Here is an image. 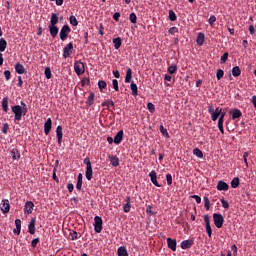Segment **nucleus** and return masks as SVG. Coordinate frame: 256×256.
<instances>
[{
	"label": "nucleus",
	"mask_w": 256,
	"mask_h": 256,
	"mask_svg": "<svg viewBox=\"0 0 256 256\" xmlns=\"http://www.w3.org/2000/svg\"><path fill=\"white\" fill-rule=\"evenodd\" d=\"M229 189V185L224 181H219L217 185L218 191H227Z\"/></svg>",
	"instance_id": "nucleus-20"
},
{
	"label": "nucleus",
	"mask_w": 256,
	"mask_h": 256,
	"mask_svg": "<svg viewBox=\"0 0 256 256\" xmlns=\"http://www.w3.org/2000/svg\"><path fill=\"white\" fill-rule=\"evenodd\" d=\"M252 104H253V107L256 109V95H253L252 96Z\"/></svg>",
	"instance_id": "nucleus-64"
},
{
	"label": "nucleus",
	"mask_w": 256,
	"mask_h": 256,
	"mask_svg": "<svg viewBox=\"0 0 256 256\" xmlns=\"http://www.w3.org/2000/svg\"><path fill=\"white\" fill-rule=\"evenodd\" d=\"M108 159L113 167H118L120 165V160L116 155H108Z\"/></svg>",
	"instance_id": "nucleus-13"
},
{
	"label": "nucleus",
	"mask_w": 256,
	"mask_h": 256,
	"mask_svg": "<svg viewBox=\"0 0 256 256\" xmlns=\"http://www.w3.org/2000/svg\"><path fill=\"white\" fill-rule=\"evenodd\" d=\"M74 71L77 76H81L85 73V65L81 61L74 62Z\"/></svg>",
	"instance_id": "nucleus-3"
},
{
	"label": "nucleus",
	"mask_w": 256,
	"mask_h": 256,
	"mask_svg": "<svg viewBox=\"0 0 256 256\" xmlns=\"http://www.w3.org/2000/svg\"><path fill=\"white\" fill-rule=\"evenodd\" d=\"M239 184H240L239 178L238 177H234L232 182H231L232 189H237Z\"/></svg>",
	"instance_id": "nucleus-35"
},
{
	"label": "nucleus",
	"mask_w": 256,
	"mask_h": 256,
	"mask_svg": "<svg viewBox=\"0 0 256 256\" xmlns=\"http://www.w3.org/2000/svg\"><path fill=\"white\" fill-rule=\"evenodd\" d=\"M159 131H160V133H161L163 136H165V137H167V138L170 137V136H169V133H168V131H167V129H165V127H164L163 125L159 126Z\"/></svg>",
	"instance_id": "nucleus-42"
},
{
	"label": "nucleus",
	"mask_w": 256,
	"mask_h": 256,
	"mask_svg": "<svg viewBox=\"0 0 256 256\" xmlns=\"http://www.w3.org/2000/svg\"><path fill=\"white\" fill-rule=\"evenodd\" d=\"M11 155H12L13 160H19L20 157H21V154L19 153V150H17L16 148L11 150Z\"/></svg>",
	"instance_id": "nucleus-31"
},
{
	"label": "nucleus",
	"mask_w": 256,
	"mask_h": 256,
	"mask_svg": "<svg viewBox=\"0 0 256 256\" xmlns=\"http://www.w3.org/2000/svg\"><path fill=\"white\" fill-rule=\"evenodd\" d=\"M129 21L133 24H136L137 23V16L134 12H132L130 15H129Z\"/></svg>",
	"instance_id": "nucleus-46"
},
{
	"label": "nucleus",
	"mask_w": 256,
	"mask_h": 256,
	"mask_svg": "<svg viewBox=\"0 0 256 256\" xmlns=\"http://www.w3.org/2000/svg\"><path fill=\"white\" fill-rule=\"evenodd\" d=\"M106 87H107L106 81H103V80L98 81V88L100 91H102L103 89H106Z\"/></svg>",
	"instance_id": "nucleus-44"
},
{
	"label": "nucleus",
	"mask_w": 256,
	"mask_h": 256,
	"mask_svg": "<svg viewBox=\"0 0 256 256\" xmlns=\"http://www.w3.org/2000/svg\"><path fill=\"white\" fill-rule=\"evenodd\" d=\"M94 221H95V223H94V230H95L96 234H100L101 230L103 228V226H102L103 225L102 218L100 216H96L94 218Z\"/></svg>",
	"instance_id": "nucleus-5"
},
{
	"label": "nucleus",
	"mask_w": 256,
	"mask_h": 256,
	"mask_svg": "<svg viewBox=\"0 0 256 256\" xmlns=\"http://www.w3.org/2000/svg\"><path fill=\"white\" fill-rule=\"evenodd\" d=\"M56 136H57V139H58V145H61L62 138H63V128H62V126H57Z\"/></svg>",
	"instance_id": "nucleus-17"
},
{
	"label": "nucleus",
	"mask_w": 256,
	"mask_h": 256,
	"mask_svg": "<svg viewBox=\"0 0 256 256\" xmlns=\"http://www.w3.org/2000/svg\"><path fill=\"white\" fill-rule=\"evenodd\" d=\"M95 94L91 92L88 96L87 104L91 106L94 103Z\"/></svg>",
	"instance_id": "nucleus-43"
},
{
	"label": "nucleus",
	"mask_w": 256,
	"mask_h": 256,
	"mask_svg": "<svg viewBox=\"0 0 256 256\" xmlns=\"http://www.w3.org/2000/svg\"><path fill=\"white\" fill-rule=\"evenodd\" d=\"M34 202L32 201H26L25 206H24V213L27 214H32L33 213V208H34Z\"/></svg>",
	"instance_id": "nucleus-9"
},
{
	"label": "nucleus",
	"mask_w": 256,
	"mask_h": 256,
	"mask_svg": "<svg viewBox=\"0 0 256 256\" xmlns=\"http://www.w3.org/2000/svg\"><path fill=\"white\" fill-rule=\"evenodd\" d=\"M113 44H114L115 50H119L120 47H121L122 44H123L122 38H121V37L114 38V39H113Z\"/></svg>",
	"instance_id": "nucleus-24"
},
{
	"label": "nucleus",
	"mask_w": 256,
	"mask_h": 256,
	"mask_svg": "<svg viewBox=\"0 0 256 256\" xmlns=\"http://www.w3.org/2000/svg\"><path fill=\"white\" fill-rule=\"evenodd\" d=\"M130 89L132 91V96H137L138 95V86H137V84L132 82L130 84Z\"/></svg>",
	"instance_id": "nucleus-33"
},
{
	"label": "nucleus",
	"mask_w": 256,
	"mask_h": 256,
	"mask_svg": "<svg viewBox=\"0 0 256 256\" xmlns=\"http://www.w3.org/2000/svg\"><path fill=\"white\" fill-rule=\"evenodd\" d=\"M59 23V16L57 13H53L51 15V19H50V24L49 25H54L56 26Z\"/></svg>",
	"instance_id": "nucleus-26"
},
{
	"label": "nucleus",
	"mask_w": 256,
	"mask_h": 256,
	"mask_svg": "<svg viewBox=\"0 0 256 256\" xmlns=\"http://www.w3.org/2000/svg\"><path fill=\"white\" fill-rule=\"evenodd\" d=\"M92 178H93V170H92V165H91V166L86 167V179L88 181H91Z\"/></svg>",
	"instance_id": "nucleus-28"
},
{
	"label": "nucleus",
	"mask_w": 256,
	"mask_h": 256,
	"mask_svg": "<svg viewBox=\"0 0 256 256\" xmlns=\"http://www.w3.org/2000/svg\"><path fill=\"white\" fill-rule=\"evenodd\" d=\"M206 36L204 33H199L196 39L198 45L202 46L205 43Z\"/></svg>",
	"instance_id": "nucleus-25"
},
{
	"label": "nucleus",
	"mask_w": 256,
	"mask_h": 256,
	"mask_svg": "<svg viewBox=\"0 0 256 256\" xmlns=\"http://www.w3.org/2000/svg\"><path fill=\"white\" fill-rule=\"evenodd\" d=\"M84 165H86V167L92 166V165H91V160H90V158L84 159Z\"/></svg>",
	"instance_id": "nucleus-62"
},
{
	"label": "nucleus",
	"mask_w": 256,
	"mask_h": 256,
	"mask_svg": "<svg viewBox=\"0 0 256 256\" xmlns=\"http://www.w3.org/2000/svg\"><path fill=\"white\" fill-rule=\"evenodd\" d=\"M168 18H169V20L172 21V22H174V21L177 20V16H176V14L174 13L173 10H170V11L168 12Z\"/></svg>",
	"instance_id": "nucleus-41"
},
{
	"label": "nucleus",
	"mask_w": 256,
	"mask_h": 256,
	"mask_svg": "<svg viewBox=\"0 0 256 256\" xmlns=\"http://www.w3.org/2000/svg\"><path fill=\"white\" fill-rule=\"evenodd\" d=\"M166 180H167V184L168 185H172L173 184V177L171 174H167L166 175Z\"/></svg>",
	"instance_id": "nucleus-53"
},
{
	"label": "nucleus",
	"mask_w": 256,
	"mask_h": 256,
	"mask_svg": "<svg viewBox=\"0 0 256 256\" xmlns=\"http://www.w3.org/2000/svg\"><path fill=\"white\" fill-rule=\"evenodd\" d=\"M203 200H204V206L206 208V211H209V209H210V200H209V198L207 196H204Z\"/></svg>",
	"instance_id": "nucleus-47"
},
{
	"label": "nucleus",
	"mask_w": 256,
	"mask_h": 256,
	"mask_svg": "<svg viewBox=\"0 0 256 256\" xmlns=\"http://www.w3.org/2000/svg\"><path fill=\"white\" fill-rule=\"evenodd\" d=\"M232 114V120H236L239 119V117L242 116V112L240 109H233V111L231 112Z\"/></svg>",
	"instance_id": "nucleus-29"
},
{
	"label": "nucleus",
	"mask_w": 256,
	"mask_h": 256,
	"mask_svg": "<svg viewBox=\"0 0 256 256\" xmlns=\"http://www.w3.org/2000/svg\"><path fill=\"white\" fill-rule=\"evenodd\" d=\"M177 32H178L177 27H171V28H169V30H168V33H170V34H172V35H174V34L177 33Z\"/></svg>",
	"instance_id": "nucleus-58"
},
{
	"label": "nucleus",
	"mask_w": 256,
	"mask_h": 256,
	"mask_svg": "<svg viewBox=\"0 0 256 256\" xmlns=\"http://www.w3.org/2000/svg\"><path fill=\"white\" fill-rule=\"evenodd\" d=\"M102 107L113 108L114 107L113 100H106L105 102L102 103Z\"/></svg>",
	"instance_id": "nucleus-37"
},
{
	"label": "nucleus",
	"mask_w": 256,
	"mask_h": 256,
	"mask_svg": "<svg viewBox=\"0 0 256 256\" xmlns=\"http://www.w3.org/2000/svg\"><path fill=\"white\" fill-rule=\"evenodd\" d=\"M218 128L220 130V133L225 134V130H224V120L219 119L218 120Z\"/></svg>",
	"instance_id": "nucleus-40"
},
{
	"label": "nucleus",
	"mask_w": 256,
	"mask_h": 256,
	"mask_svg": "<svg viewBox=\"0 0 256 256\" xmlns=\"http://www.w3.org/2000/svg\"><path fill=\"white\" fill-rule=\"evenodd\" d=\"M74 49L72 42H69L68 45L64 47L63 57L66 59L71 57L72 50Z\"/></svg>",
	"instance_id": "nucleus-7"
},
{
	"label": "nucleus",
	"mask_w": 256,
	"mask_h": 256,
	"mask_svg": "<svg viewBox=\"0 0 256 256\" xmlns=\"http://www.w3.org/2000/svg\"><path fill=\"white\" fill-rule=\"evenodd\" d=\"M7 49V40L5 38L0 39V53L5 52Z\"/></svg>",
	"instance_id": "nucleus-30"
},
{
	"label": "nucleus",
	"mask_w": 256,
	"mask_h": 256,
	"mask_svg": "<svg viewBox=\"0 0 256 256\" xmlns=\"http://www.w3.org/2000/svg\"><path fill=\"white\" fill-rule=\"evenodd\" d=\"M147 108H148V111H149L150 113H154V111H155V105H154L153 103H148V104H147Z\"/></svg>",
	"instance_id": "nucleus-50"
},
{
	"label": "nucleus",
	"mask_w": 256,
	"mask_h": 256,
	"mask_svg": "<svg viewBox=\"0 0 256 256\" xmlns=\"http://www.w3.org/2000/svg\"><path fill=\"white\" fill-rule=\"evenodd\" d=\"M112 85H113V88H114L115 91H119V82H118V80L114 79L112 81Z\"/></svg>",
	"instance_id": "nucleus-51"
},
{
	"label": "nucleus",
	"mask_w": 256,
	"mask_h": 256,
	"mask_svg": "<svg viewBox=\"0 0 256 256\" xmlns=\"http://www.w3.org/2000/svg\"><path fill=\"white\" fill-rule=\"evenodd\" d=\"M48 28H49L50 35L53 37V39H55V37L59 33V27L54 25H49Z\"/></svg>",
	"instance_id": "nucleus-16"
},
{
	"label": "nucleus",
	"mask_w": 256,
	"mask_h": 256,
	"mask_svg": "<svg viewBox=\"0 0 256 256\" xmlns=\"http://www.w3.org/2000/svg\"><path fill=\"white\" fill-rule=\"evenodd\" d=\"M149 178H150V181L154 184L155 187L161 188V185L157 181V173L155 172V170H153L149 173Z\"/></svg>",
	"instance_id": "nucleus-8"
},
{
	"label": "nucleus",
	"mask_w": 256,
	"mask_h": 256,
	"mask_svg": "<svg viewBox=\"0 0 256 256\" xmlns=\"http://www.w3.org/2000/svg\"><path fill=\"white\" fill-rule=\"evenodd\" d=\"M221 111H222V108L220 107H217L214 111H213V114H211V120L213 122H216L218 117H220V114H221Z\"/></svg>",
	"instance_id": "nucleus-18"
},
{
	"label": "nucleus",
	"mask_w": 256,
	"mask_h": 256,
	"mask_svg": "<svg viewBox=\"0 0 256 256\" xmlns=\"http://www.w3.org/2000/svg\"><path fill=\"white\" fill-rule=\"evenodd\" d=\"M44 75H45L46 79H51L52 73H51V69L49 67H46L44 69Z\"/></svg>",
	"instance_id": "nucleus-45"
},
{
	"label": "nucleus",
	"mask_w": 256,
	"mask_h": 256,
	"mask_svg": "<svg viewBox=\"0 0 256 256\" xmlns=\"http://www.w3.org/2000/svg\"><path fill=\"white\" fill-rule=\"evenodd\" d=\"M39 242H40L39 238L33 239L32 242H31L32 248H36Z\"/></svg>",
	"instance_id": "nucleus-54"
},
{
	"label": "nucleus",
	"mask_w": 256,
	"mask_h": 256,
	"mask_svg": "<svg viewBox=\"0 0 256 256\" xmlns=\"http://www.w3.org/2000/svg\"><path fill=\"white\" fill-rule=\"evenodd\" d=\"M120 17H121L120 12H116V13L113 15V19H114L115 21H119Z\"/></svg>",
	"instance_id": "nucleus-63"
},
{
	"label": "nucleus",
	"mask_w": 256,
	"mask_h": 256,
	"mask_svg": "<svg viewBox=\"0 0 256 256\" xmlns=\"http://www.w3.org/2000/svg\"><path fill=\"white\" fill-rule=\"evenodd\" d=\"M228 56H229L228 52H224L222 57H220V62H222V64H225L227 62Z\"/></svg>",
	"instance_id": "nucleus-49"
},
{
	"label": "nucleus",
	"mask_w": 256,
	"mask_h": 256,
	"mask_svg": "<svg viewBox=\"0 0 256 256\" xmlns=\"http://www.w3.org/2000/svg\"><path fill=\"white\" fill-rule=\"evenodd\" d=\"M70 236L73 241L78 239V233L76 231L71 232Z\"/></svg>",
	"instance_id": "nucleus-55"
},
{
	"label": "nucleus",
	"mask_w": 256,
	"mask_h": 256,
	"mask_svg": "<svg viewBox=\"0 0 256 256\" xmlns=\"http://www.w3.org/2000/svg\"><path fill=\"white\" fill-rule=\"evenodd\" d=\"M1 211L3 214H7L10 211V202L8 199H3L2 200V207Z\"/></svg>",
	"instance_id": "nucleus-10"
},
{
	"label": "nucleus",
	"mask_w": 256,
	"mask_h": 256,
	"mask_svg": "<svg viewBox=\"0 0 256 256\" xmlns=\"http://www.w3.org/2000/svg\"><path fill=\"white\" fill-rule=\"evenodd\" d=\"M4 77L5 79L8 81L10 80V77H11V72L9 70H5L4 71Z\"/></svg>",
	"instance_id": "nucleus-56"
},
{
	"label": "nucleus",
	"mask_w": 256,
	"mask_h": 256,
	"mask_svg": "<svg viewBox=\"0 0 256 256\" xmlns=\"http://www.w3.org/2000/svg\"><path fill=\"white\" fill-rule=\"evenodd\" d=\"M241 75V70L238 66L232 68V76L239 77Z\"/></svg>",
	"instance_id": "nucleus-34"
},
{
	"label": "nucleus",
	"mask_w": 256,
	"mask_h": 256,
	"mask_svg": "<svg viewBox=\"0 0 256 256\" xmlns=\"http://www.w3.org/2000/svg\"><path fill=\"white\" fill-rule=\"evenodd\" d=\"M194 244L193 240H184L181 242L180 247L183 250L190 249Z\"/></svg>",
	"instance_id": "nucleus-14"
},
{
	"label": "nucleus",
	"mask_w": 256,
	"mask_h": 256,
	"mask_svg": "<svg viewBox=\"0 0 256 256\" xmlns=\"http://www.w3.org/2000/svg\"><path fill=\"white\" fill-rule=\"evenodd\" d=\"M177 71V66L176 64H172L171 66L168 67V73L170 75H174Z\"/></svg>",
	"instance_id": "nucleus-38"
},
{
	"label": "nucleus",
	"mask_w": 256,
	"mask_h": 256,
	"mask_svg": "<svg viewBox=\"0 0 256 256\" xmlns=\"http://www.w3.org/2000/svg\"><path fill=\"white\" fill-rule=\"evenodd\" d=\"M192 199H194L198 204H200L201 201H202L201 197L198 196V195H193V196H192Z\"/></svg>",
	"instance_id": "nucleus-61"
},
{
	"label": "nucleus",
	"mask_w": 256,
	"mask_h": 256,
	"mask_svg": "<svg viewBox=\"0 0 256 256\" xmlns=\"http://www.w3.org/2000/svg\"><path fill=\"white\" fill-rule=\"evenodd\" d=\"M15 71L19 75H23L26 71L25 67L21 63H16Z\"/></svg>",
	"instance_id": "nucleus-21"
},
{
	"label": "nucleus",
	"mask_w": 256,
	"mask_h": 256,
	"mask_svg": "<svg viewBox=\"0 0 256 256\" xmlns=\"http://www.w3.org/2000/svg\"><path fill=\"white\" fill-rule=\"evenodd\" d=\"M220 202H222L223 208H225V209L229 208V202L226 199L222 198V199H220Z\"/></svg>",
	"instance_id": "nucleus-52"
},
{
	"label": "nucleus",
	"mask_w": 256,
	"mask_h": 256,
	"mask_svg": "<svg viewBox=\"0 0 256 256\" xmlns=\"http://www.w3.org/2000/svg\"><path fill=\"white\" fill-rule=\"evenodd\" d=\"M213 222H214V225L218 229H220V228L223 227L225 219H224L222 214H220V213H213Z\"/></svg>",
	"instance_id": "nucleus-2"
},
{
	"label": "nucleus",
	"mask_w": 256,
	"mask_h": 256,
	"mask_svg": "<svg viewBox=\"0 0 256 256\" xmlns=\"http://www.w3.org/2000/svg\"><path fill=\"white\" fill-rule=\"evenodd\" d=\"M51 128H52V120L51 118H48L44 124V134L49 135Z\"/></svg>",
	"instance_id": "nucleus-15"
},
{
	"label": "nucleus",
	"mask_w": 256,
	"mask_h": 256,
	"mask_svg": "<svg viewBox=\"0 0 256 256\" xmlns=\"http://www.w3.org/2000/svg\"><path fill=\"white\" fill-rule=\"evenodd\" d=\"M2 110L7 113L8 111V97L2 98Z\"/></svg>",
	"instance_id": "nucleus-32"
},
{
	"label": "nucleus",
	"mask_w": 256,
	"mask_h": 256,
	"mask_svg": "<svg viewBox=\"0 0 256 256\" xmlns=\"http://www.w3.org/2000/svg\"><path fill=\"white\" fill-rule=\"evenodd\" d=\"M168 243V248L171 249L172 251H176L177 249V242L175 239L168 238L167 239Z\"/></svg>",
	"instance_id": "nucleus-19"
},
{
	"label": "nucleus",
	"mask_w": 256,
	"mask_h": 256,
	"mask_svg": "<svg viewBox=\"0 0 256 256\" xmlns=\"http://www.w3.org/2000/svg\"><path fill=\"white\" fill-rule=\"evenodd\" d=\"M132 205H131V197H126V204L124 205V212L129 213L131 211Z\"/></svg>",
	"instance_id": "nucleus-23"
},
{
	"label": "nucleus",
	"mask_w": 256,
	"mask_h": 256,
	"mask_svg": "<svg viewBox=\"0 0 256 256\" xmlns=\"http://www.w3.org/2000/svg\"><path fill=\"white\" fill-rule=\"evenodd\" d=\"M123 136H124V131L123 130H119L116 134V136L114 137V143L116 145H119L122 143L123 141Z\"/></svg>",
	"instance_id": "nucleus-12"
},
{
	"label": "nucleus",
	"mask_w": 256,
	"mask_h": 256,
	"mask_svg": "<svg viewBox=\"0 0 256 256\" xmlns=\"http://www.w3.org/2000/svg\"><path fill=\"white\" fill-rule=\"evenodd\" d=\"M193 155L200 159L204 157L203 152L198 148L193 149Z\"/></svg>",
	"instance_id": "nucleus-36"
},
{
	"label": "nucleus",
	"mask_w": 256,
	"mask_h": 256,
	"mask_svg": "<svg viewBox=\"0 0 256 256\" xmlns=\"http://www.w3.org/2000/svg\"><path fill=\"white\" fill-rule=\"evenodd\" d=\"M217 21V17L215 15H211L209 18V23L210 25H212L213 23H215Z\"/></svg>",
	"instance_id": "nucleus-59"
},
{
	"label": "nucleus",
	"mask_w": 256,
	"mask_h": 256,
	"mask_svg": "<svg viewBox=\"0 0 256 256\" xmlns=\"http://www.w3.org/2000/svg\"><path fill=\"white\" fill-rule=\"evenodd\" d=\"M8 129H9V125H8L7 123H6V124H3L2 133H3V134H7Z\"/></svg>",
	"instance_id": "nucleus-57"
},
{
	"label": "nucleus",
	"mask_w": 256,
	"mask_h": 256,
	"mask_svg": "<svg viewBox=\"0 0 256 256\" xmlns=\"http://www.w3.org/2000/svg\"><path fill=\"white\" fill-rule=\"evenodd\" d=\"M71 33V27L69 25H64L60 30V39L61 41H66L68 39L69 34Z\"/></svg>",
	"instance_id": "nucleus-4"
},
{
	"label": "nucleus",
	"mask_w": 256,
	"mask_h": 256,
	"mask_svg": "<svg viewBox=\"0 0 256 256\" xmlns=\"http://www.w3.org/2000/svg\"><path fill=\"white\" fill-rule=\"evenodd\" d=\"M90 85V79L84 78L82 80V86H89Z\"/></svg>",
	"instance_id": "nucleus-60"
},
{
	"label": "nucleus",
	"mask_w": 256,
	"mask_h": 256,
	"mask_svg": "<svg viewBox=\"0 0 256 256\" xmlns=\"http://www.w3.org/2000/svg\"><path fill=\"white\" fill-rule=\"evenodd\" d=\"M132 78H133V70L131 68H128L126 70V78H125V82L126 83H129L132 81Z\"/></svg>",
	"instance_id": "nucleus-27"
},
{
	"label": "nucleus",
	"mask_w": 256,
	"mask_h": 256,
	"mask_svg": "<svg viewBox=\"0 0 256 256\" xmlns=\"http://www.w3.org/2000/svg\"><path fill=\"white\" fill-rule=\"evenodd\" d=\"M69 21H70V23H71L74 27H77V25L79 24V22H78L76 16H74V15H71V16L69 17Z\"/></svg>",
	"instance_id": "nucleus-39"
},
{
	"label": "nucleus",
	"mask_w": 256,
	"mask_h": 256,
	"mask_svg": "<svg viewBox=\"0 0 256 256\" xmlns=\"http://www.w3.org/2000/svg\"><path fill=\"white\" fill-rule=\"evenodd\" d=\"M224 70H222V69H218L217 70V74H216V78L218 79V80H221L223 77H224Z\"/></svg>",
	"instance_id": "nucleus-48"
},
{
	"label": "nucleus",
	"mask_w": 256,
	"mask_h": 256,
	"mask_svg": "<svg viewBox=\"0 0 256 256\" xmlns=\"http://www.w3.org/2000/svg\"><path fill=\"white\" fill-rule=\"evenodd\" d=\"M21 105L12 106V113L14 114V121H21L22 116L28 113V107L24 102H21Z\"/></svg>",
	"instance_id": "nucleus-1"
},
{
	"label": "nucleus",
	"mask_w": 256,
	"mask_h": 256,
	"mask_svg": "<svg viewBox=\"0 0 256 256\" xmlns=\"http://www.w3.org/2000/svg\"><path fill=\"white\" fill-rule=\"evenodd\" d=\"M118 256H129L127 248L125 246H120L117 248Z\"/></svg>",
	"instance_id": "nucleus-22"
},
{
	"label": "nucleus",
	"mask_w": 256,
	"mask_h": 256,
	"mask_svg": "<svg viewBox=\"0 0 256 256\" xmlns=\"http://www.w3.org/2000/svg\"><path fill=\"white\" fill-rule=\"evenodd\" d=\"M204 222H205L206 232H207L208 236L211 237L212 236V228H211L210 218H209L208 214L204 215Z\"/></svg>",
	"instance_id": "nucleus-6"
},
{
	"label": "nucleus",
	"mask_w": 256,
	"mask_h": 256,
	"mask_svg": "<svg viewBox=\"0 0 256 256\" xmlns=\"http://www.w3.org/2000/svg\"><path fill=\"white\" fill-rule=\"evenodd\" d=\"M28 232L30 235H34L36 233V219L32 218L31 222L28 224Z\"/></svg>",
	"instance_id": "nucleus-11"
}]
</instances>
